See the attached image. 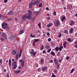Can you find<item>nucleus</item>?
<instances>
[{
  "label": "nucleus",
  "mask_w": 77,
  "mask_h": 77,
  "mask_svg": "<svg viewBox=\"0 0 77 77\" xmlns=\"http://www.w3.org/2000/svg\"><path fill=\"white\" fill-rule=\"evenodd\" d=\"M2 28L4 29H5L6 30H9V26L7 23L5 22H4L2 24Z\"/></svg>",
  "instance_id": "obj_1"
},
{
  "label": "nucleus",
  "mask_w": 77,
  "mask_h": 77,
  "mask_svg": "<svg viewBox=\"0 0 77 77\" xmlns=\"http://www.w3.org/2000/svg\"><path fill=\"white\" fill-rule=\"evenodd\" d=\"M19 62H20V63H21V66L20 65V66H18V69H21L22 68V66H24V61H23V60H20Z\"/></svg>",
  "instance_id": "obj_2"
},
{
  "label": "nucleus",
  "mask_w": 77,
  "mask_h": 77,
  "mask_svg": "<svg viewBox=\"0 0 77 77\" xmlns=\"http://www.w3.org/2000/svg\"><path fill=\"white\" fill-rule=\"evenodd\" d=\"M17 63L15 62H14L12 63V66H13V69H15L17 67V65L16 64Z\"/></svg>",
  "instance_id": "obj_3"
},
{
  "label": "nucleus",
  "mask_w": 77,
  "mask_h": 77,
  "mask_svg": "<svg viewBox=\"0 0 77 77\" xmlns=\"http://www.w3.org/2000/svg\"><path fill=\"white\" fill-rule=\"evenodd\" d=\"M75 24V22H74V21L72 20L70 21L69 22V25L70 26H73Z\"/></svg>",
  "instance_id": "obj_4"
},
{
  "label": "nucleus",
  "mask_w": 77,
  "mask_h": 77,
  "mask_svg": "<svg viewBox=\"0 0 77 77\" xmlns=\"http://www.w3.org/2000/svg\"><path fill=\"white\" fill-rule=\"evenodd\" d=\"M1 35L4 38H7V37H6V34L5 33L3 32H1Z\"/></svg>",
  "instance_id": "obj_5"
},
{
  "label": "nucleus",
  "mask_w": 77,
  "mask_h": 77,
  "mask_svg": "<svg viewBox=\"0 0 77 77\" xmlns=\"http://www.w3.org/2000/svg\"><path fill=\"white\" fill-rule=\"evenodd\" d=\"M28 12L29 13H26V15H30V16H32V11L29 10H28Z\"/></svg>",
  "instance_id": "obj_6"
},
{
  "label": "nucleus",
  "mask_w": 77,
  "mask_h": 77,
  "mask_svg": "<svg viewBox=\"0 0 77 77\" xmlns=\"http://www.w3.org/2000/svg\"><path fill=\"white\" fill-rule=\"evenodd\" d=\"M42 70L43 71H47V70H48V67H47V66L43 67L42 68Z\"/></svg>",
  "instance_id": "obj_7"
},
{
  "label": "nucleus",
  "mask_w": 77,
  "mask_h": 77,
  "mask_svg": "<svg viewBox=\"0 0 77 77\" xmlns=\"http://www.w3.org/2000/svg\"><path fill=\"white\" fill-rule=\"evenodd\" d=\"M27 15H24L22 17V19L23 20H24V21H25V20H27Z\"/></svg>",
  "instance_id": "obj_8"
},
{
  "label": "nucleus",
  "mask_w": 77,
  "mask_h": 77,
  "mask_svg": "<svg viewBox=\"0 0 77 77\" xmlns=\"http://www.w3.org/2000/svg\"><path fill=\"white\" fill-rule=\"evenodd\" d=\"M60 24V22L59 21V20H56V23H55V25L56 26H58Z\"/></svg>",
  "instance_id": "obj_9"
},
{
  "label": "nucleus",
  "mask_w": 77,
  "mask_h": 77,
  "mask_svg": "<svg viewBox=\"0 0 77 77\" xmlns=\"http://www.w3.org/2000/svg\"><path fill=\"white\" fill-rule=\"evenodd\" d=\"M33 2H31L29 4V7L30 9H31L32 8V5H33Z\"/></svg>",
  "instance_id": "obj_10"
},
{
  "label": "nucleus",
  "mask_w": 77,
  "mask_h": 77,
  "mask_svg": "<svg viewBox=\"0 0 77 77\" xmlns=\"http://www.w3.org/2000/svg\"><path fill=\"white\" fill-rule=\"evenodd\" d=\"M38 3H39V1H35L33 2V4L35 5H37Z\"/></svg>",
  "instance_id": "obj_11"
},
{
  "label": "nucleus",
  "mask_w": 77,
  "mask_h": 77,
  "mask_svg": "<svg viewBox=\"0 0 77 77\" xmlns=\"http://www.w3.org/2000/svg\"><path fill=\"white\" fill-rule=\"evenodd\" d=\"M65 20H66V17H65V16H63L61 18V21L62 22L64 21Z\"/></svg>",
  "instance_id": "obj_12"
},
{
  "label": "nucleus",
  "mask_w": 77,
  "mask_h": 77,
  "mask_svg": "<svg viewBox=\"0 0 77 77\" xmlns=\"http://www.w3.org/2000/svg\"><path fill=\"white\" fill-rule=\"evenodd\" d=\"M44 62V60L42 59L41 58L40 60V63L41 64H42V63H43Z\"/></svg>",
  "instance_id": "obj_13"
},
{
  "label": "nucleus",
  "mask_w": 77,
  "mask_h": 77,
  "mask_svg": "<svg viewBox=\"0 0 77 77\" xmlns=\"http://www.w3.org/2000/svg\"><path fill=\"white\" fill-rule=\"evenodd\" d=\"M27 19L28 20H31L32 18V17L30 15H28L26 16Z\"/></svg>",
  "instance_id": "obj_14"
},
{
  "label": "nucleus",
  "mask_w": 77,
  "mask_h": 77,
  "mask_svg": "<svg viewBox=\"0 0 77 77\" xmlns=\"http://www.w3.org/2000/svg\"><path fill=\"white\" fill-rule=\"evenodd\" d=\"M47 27H50L52 26V23H50L47 26Z\"/></svg>",
  "instance_id": "obj_15"
},
{
  "label": "nucleus",
  "mask_w": 77,
  "mask_h": 77,
  "mask_svg": "<svg viewBox=\"0 0 77 77\" xmlns=\"http://www.w3.org/2000/svg\"><path fill=\"white\" fill-rule=\"evenodd\" d=\"M30 54H32L33 56H35L36 55V53L35 52H29Z\"/></svg>",
  "instance_id": "obj_16"
},
{
  "label": "nucleus",
  "mask_w": 77,
  "mask_h": 77,
  "mask_svg": "<svg viewBox=\"0 0 77 77\" xmlns=\"http://www.w3.org/2000/svg\"><path fill=\"white\" fill-rule=\"evenodd\" d=\"M16 53V51H15V50H13L11 52V54H13V55H15Z\"/></svg>",
  "instance_id": "obj_17"
},
{
  "label": "nucleus",
  "mask_w": 77,
  "mask_h": 77,
  "mask_svg": "<svg viewBox=\"0 0 77 77\" xmlns=\"http://www.w3.org/2000/svg\"><path fill=\"white\" fill-rule=\"evenodd\" d=\"M14 12L12 11H10L8 13V15H12L14 14Z\"/></svg>",
  "instance_id": "obj_18"
},
{
  "label": "nucleus",
  "mask_w": 77,
  "mask_h": 77,
  "mask_svg": "<svg viewBox=\"0 0 77 77\" xmlns=\"http://www.w3.org/2000/svg\"><path fill=\"white\" fill-rule=\"evenodd\" d=\"M73 30H74V29L72 28L69 31V33H72L73 32Z\"/></svg>",
  "instance_id": "obj_19"
},
{
  "label": "nucleus",
  "mask_w": 77,
  "mask_h": 77,
  "mask_svg": "<svg viewBox=\"0 0 77 77\" xmlns=\"http://www.w3.org/2000/svg\"><path fill=\"white\" fill-rule=\"evenodd\" d=\"M67 44V42L66 41H65V42H64L63 43V47H64V48H65L66 47V45Z\"/></svg>",
  "instance_id": "obj_20"
},
{
  "label": "nucleus",
  "mask_w": 77,
  "mask_h": 77,
  "mask_svg": "<svg viewBox=\"0 0 77 77\" xmlns=\"http://www.w3.org/2000/svg\"><path fill=\"white\" fill-rule=\"evenodd\" d=\"M39 12L38 11H34V14H35V15H38V14H39Z\"/></svg>",
  "instance_id": "obj_21"
},
{
  "label": "nucleus",
  "mask_w": 77,
  "mask_h": 77,
  "mask_svg": "<svg viewBox=\"0 0 77 77\" xmlns=\"http://www.w3.org/2000/svg\"><path fill=\"white\" fill-rule=\"evenodd\" d=\"M0 20H4V19H5V17L3 16H2L0 17Z\"/></svg>",
  "instance_id": "obj_22"
},
{
  "label": "nucleus",
  "mask_w": 77,
  "mask_h": 77,
  "mask_svg": "<svg viewBox=\"0 0 77 77\" xmlns=\"http://www.w3.org/2000/svg\"><path fill=\"white\" fill-rule=\"evenodd\" d=\"M24 30H22L21 31H20V32H19V34H20V35H21V34H22L23 33H24Z\"/></svg>",
  "instance_id": "obj_23"
},
{
  "label": "nucleus",
  "mask_w": 77,
  "mask_h": 77,
  "mask_svg": "<svg viewBox=\"0 0 77 77\" xmlns=\"http://www.w3.org/2000/svg\"><path fill=\"white\" fill-rule=\"evenodd\" d=\"M9 66H11V59H10L9 61Z\"/></svg>",
  "instance_id": "obj_24"
},
{
  "label": "nucleus",
  "mask_w": 77,
  "mask_h": 77,
  "mask_svg": "<svg viewBox=\"0 0 77 77\" xmlns=\"http://www.w3.org/2000/svg\"><path fill=\"white\" fill-rule=\"evenodd\" d=\"M21 54H22V50H21L19 55V57H21Z\"/></svg>",
  "instance_id": "obj_25"
},
{
  "label": "nucleus",
  "mask_w": 77,
  "mask_h": 77,
  "mask_svg": "<svg viewBox=\"0 0 77 77\" xmlns=\"http://www.w3.org/2000/svg\"><path fill=\"white\" fill-rule=\"evenodd\" d=\"M14 38H15V36H11L10 37V38L11 39H14Z\"/></svg>",
  "instance_id": "obj_26"
},
{
  "label": "nucleus",
  "mask_w": 77,
  "mask_h": 77,
  "mask_svg": "<svg viewBox=\"0 0 77 77\" xmlns=\"http://www.w3.org/2000/svg\"><path fill=\"white\" fill-rule=\"evenodd\" d=\"M15 57L17 60H18V54H17L16 55Z\"/></svg>",
  "instance_id": "obj_27"
},
{
  "label": "nucleus",
  "mask_w": 77,
  "mask_h": 77,
  "mask_svg": "<svg viewBox=\"0 0 77 77\" xmlns=\"http://www.w3.org/2000/svg\"><path fill=\"white\" fill-rule=\"evenodd\" d=\"M51 77H57L54 74V73H52V75L51 76Z\"/></svg>",
  "instance_id": "obj_28"
},
{
  "label": "nucleus",
  "mask_w": 77,
  "mask_h": 77,
  "mask_svg": "<svg viewBox=\"0 0 77 77\" xmlns=\"http://www.w3.org/2000/svg\"><path fill=\"white\" fill-rule=\"evenodd\" d=\"M45 48L46 49H49V48H50V46L48 45H47V46H45Z\"/></svg>",
  "instance_id": "obj_29"
},
{
  "label": "nucleus",
  "mask_w": 77,
  "mask_h": 77,
  "mask_svg": "<svg viewBox=\"0 0 77 77\" xmlns=\"http://www.w3.org/2000/svg\"><path fill=\"white\" fill-rule=\"evenodd\" d=\"M51 55H52V56H54V55H55V53H54V52L53 51H52L51 52Z\"/></svg>",
  "instance_id": "obj_30"
},
{
  "label": "nucleus",
  "mask_w": 77,
  "mask_h": 77,
  "mask_svg": "<svg viewBox=\"0 0 77 77\" xmlns=\"http://www.w3.org/2000/svg\"><path fill=\"white\" fill-rule=\"evenodd\" d=\"M54 62H59V61H58V60H57L56 59H54Z\"/></svg>",
  "instance_id": "obj_31"
},
{
  "label": "nucleus",
  "mask_w": 77,
  "mask_h": 77,
  "mask_svg": "<svg viewBox=\"0 0 77 77\" xmlns=\"http://www.w3.org/2000/svg\"><path fill=\"white\" fill-rule=\"evenodd\" d=\"M67 41L69 42H71V38H69L67 39Z\"/></svg>",
  "instance_id": "obj_32"
},
{
  "label": "nucleus",
  "mask_w": 77,
  "mask_h": 77,
  "mask_svg": "<svg viewBox=\"0 0 77 77\" xmlns=\"http://www.w3.org/2000/svg\"><path fill=\"white\" fill-rule=\"evenodd\" d=\"M31 20H32V21H34L35 20V17H33L32 18Z\"/></svg>",
  "instance_id": "obj_33"
},
{
  "label": "nucleus",
  "mask_w": 77,
  "mask_h": 77,
  "mask_svg": "<svg viewBox=\"0 0 77 77\" xmlns=\"http://www.w3.org/2000/svg\"><path fill=\"white\" fill-rule=\"evenodd\" d=\"M56 66L55 67V68H56V69H58V68H59V64H57Z\"/></svg>",
  "instance_id": "obj_34"
},
{
  "label": "nucleus",
  "mask_w": 77,
  "mask_h": 77,
  "mask_svg": "<svg viewBox=\"0 0 77 77\" xmlns=\"http://www.w3.org/2000/svg\"><path fill=\"white\" fill-rule=\"evenodd\" d=\"M59 47H56V48H55V50H56V51H58V50H59Z\"/></svg>",
  "instance_id": "obj_35"
},
{
  "label": "nucleus",
  "mask_w": 77,
  "mask_h": 77,
  "mask_svg": "<svg viewBox=\"0 0 77 77\" xmlns=\"http://www.w3.org/2000/svg\"><path fill=\"white\" fill-rule=\"evenodd\" d=\"M39 41V40L38 39H35L34 40V42H38V41Z\"/></svg>",
  "instance_id": "obj_36"
},
{
  "label": "nucleus",
  "mask_w": 77,
  "mask_h": 77,
  "mask_svg": "<svg viewBox=\"0 0 77 77\" xmlns=\"http://www.w3.org/2000/svg\"><path fill=\"white\" fill-rule=\"evenodd\" d=\"M44 48V45H42L41 47V48L40 49V50H43Z\"/></svg>",
  "instance_id": "obj_37"
},
{
  "label": "nucleus",
  "mask_w": 77,
  "mask_h": 77,
  "mask_svg": "<svg viewBox=\"0 0 77 77\" xmlns=\"http://www.w3.org/2000/svg\"><path fill=\"white\" fill-rule=\"evenodd\" d=\"M20 70L17 71H16V74H18V73H20Z\"/></svg>",
  "instance_id": "obj_38"
},
{
  "label": "nucleus",
  "mask_w": 77,
  "mask_h": 77,
  "mask_svg": "<svg viewBox=\"0 0 77 77\" xmlns=\"http://www.w3.org/2000/svg\"><path fill=\"white\" fill-rule=\"evenodd\" d=\"M54 72H55V74H56L57 72V69H55L54 70Z\"/></svg>",
  "instance_id": "obj_39"
},
{
  "label": "nucleus",
  "mask_w": 77,
  "mask_h": 77,
  "mask_svg": "<svg viewBox=\"0 0 77 77\" xmlns=\"http://www.w3.org/2000/svg\"><path fill=\"white\" fill-rule=\"evenodd\" d=\"M30 36L31 38H35V35H32V34H31Z\"/></svg>",
  "instance_id": "obj_40"
},
{
  "label": "nucleus",
  "mask_w": 77,
  "mask_h": 77,
  "mask_svg": "<svg viewBox=\"0 0 77 77\" xmlns=\"http://www.w3.org/2000/svg\"><path fill=\"white\" fill-rule=\"evenodd\" d=\"M3 63V60L2 59H0V64H2Z\"/></svg>",
  "instance_id": "obj_41"
},
{
  "label": "nucleus",
  "mask_w": 77,
  "mask_h": 77,
  "mask_svg": "<svg viewBox=\"0 0 77 77\" xmlns=\"http://www.w3.org/2000/svg\"><path fill=\"white\" fill-rule=\"evenodd\" d=\"M64 32L65 33H66V34H67V33H68V30H66L64 31Z\"/></svg>",
  "instance_id": "obj_42"
},
{
  "label": "nucleus",
  "mask_w": 77,
  "mask_h": 77,
  "mask_svg": "<svg viewBox=\"0 0 77 77\" xmlns=\"http://www.w3.org/2000/svg\"><path fill=\"white\" fill-rule=\"evenodd\" d=\"M6 77H9V73H7V74L6 75Z\"/></svg>",
  "instance_id": "obj_43"
},
{
  "label": "nucleus",
  "mask_w": 77,
  "mask_h": 77,
  "mask_svg": "<svg viewBox=\"0 0 77 77\" xmlns=\"http://www.w3.org/2000/svg\"><path fill=\"white\" fill-rule=\"evenodd\" d=\"M74 71V69H72V70L70 72V73H72Z\"/></svg>",
  "instance_id": "obj_44"
},
{
  "label": "nucleus",
  "mask_w": 77,
  "mask_h": 77,
  "mask_svg": "<svg viewBox=\"0 0 77 77\" xmlns=\"http://www.w3.org/2000/svg\"><path fill=\"white\" fill-rule=\"evenodd\" d=\"M58 62H54L55 65L56 66L57 65H59L58 63Z\"/></svg>",
  "instance_id": "obj_45"
},
{
  "label": "nucleus",
  "mask_w": 77,
  "mask_h": 77,
  "mask_svg": "<svg viewBox=\"0 0 77 77\" xmlns=\"http://www.w3.org/2000/svg\"><path fill=\"white\" fill-rule=\"evenodd\" d=\"M8 21H12V18H8Z\"/></svg>",
  "instance_id": "obj_46"
},
{
  "label": "nucleus",
  "mask_w": 77,
  "mask_h": 77,
  "mask_svg": "<svg viewBox=\"0 0 77 77\" xmlns=\"http://www.w3.org/2000/svg\"><path fill=\"white\" fill-rule=\"evenodd\" d=\"M51 50V48L49 49V50L47 51L48 53H50Z\"/></svg>",
  "instance_id": "obj_47"
},
{
  "label": "nucleus",
  "mask_w": 77,
  "mask_h": 77,
  "mask_svg": "<svg viewBox=\"0 0 77 77\" xmlns=\"http://www.w3.org/2000/svg\"><path fill=\"white\" fill-rule=\"evenodd\" d=\"M39 8H41V7H42V3H40L39 5Z\"/></svg>",
  "instance_id": "obj_48"
},
{
  "label": "nucleus",
  "mask_w": 77,
  "mask_h": 77,
  "mask_svg": "<svg viewBox=\"0 0 77 77\" xmlns=\"http://www.w3.org/2000/svg\"><path fill=\"white\" fill-rule=\"evenodd\" d=\"M38 27L40 28L41 27V23H39L38 24Z\"/></svg>",
  "instance_id": "obj_49"
},
{
  "label": "nucleus",
  "mask_w": 77,
  "mask_h": 77,
  "mask_svg": "<svg viewBox=\"0 0 77 77\" xmlns=\"http://www.w3.org/2000/svg\"><path fill=\"white\" fill-rule=\"evenodd\" d=\"M51 38H48V42H50V41H51Z\"/></svg>",
  "instance_id": "obj_50"
},
{
  "label": "nucleus",
  "mask_w": 77,
  "mask_h": 77,
  "mask_svg": "<svg viewBox=\"0 0 77 77\" xmlns=\"http://www.w3.org/2000/svg\"><path fill=\"white\" fill-rule=\"evenodd\" d=\"M41 68H39V69H38V72H40L41 71Z\"/></svg>",
  "instance_id": "obj_51"
},
{
  "label": "nucleus",
  "mask_w": 77,
  "mask_h": 77,
  "mask_svg": "<svg viewBox=\"0 0 77 77\" xmlns=\"http://www.w3.org/2000/svg\"><path fill=\"white\" fill-rule=\"evenodd\" d=\"M54 16H56V12L55 11L54 12Z\"/></svg>",
  "instance_id": "obj_52"
},
{
  "label": "nucleus",
  "mask_w": 77,
  "mask_h": 77,
  "mask_svg": "<svg viewBox=\"0 0 77 77\" xmlns=\"http://www.w3.org/2000/svg\"><path fill=\"white\" fill-rule=\"evenodd\" d=\"M50 19H51V17H47V19L48 20H50Z\"/></svg>",
  "instance_id": "obj_53"
},
{
  "label": "nucleus",
  "mask_w": 77,
  "mask_h": 77,
  "mask_svg": "<svg viewBox=\"0 0 77 77\" xmlns=\"http://www.w3.org/2000/svg\"><path fill=\"white\" fill-rule=\"evenodd\" d=\"M61 36L62 35L61 34H60L59 35H58V37H59V38H61Z\"/></svg>",
  "instance_id": "obj_54"
},
{
  "label": "nucleus",
  "mask_w": 77,
  "mask_h": 77,
  "mask_svg": "<svg viewBox=\"0 0 77 77\" xmlns=\"http://www.w3.org/2000/svg\"><path fill=\"white\" fill-rule=\"evenodd\" d=\"M70 57H66V60H68V59Z\"/></svg>",
  "instance_id": "obj_55"
},
{
  "label": "nucleus",
  "mask_w": 77,
  "mask_h": 77,
  "mask_svg": "<svg viewBox=\"0 0 77 77\" xmlns=\"http://www.w3.org/2000/svg\"><path fill=\"white\" fill-rule=\"evenodd\" d=\"M46 10L47 11H49V8H48L46 7Z\"/></svg>",
  "instance_id": "obj_56"
},
{
  "label": "nucleus",
  "mask_w": 77,
  "mask_h": 77,
  "mask_svg": "<svg viewBox=\"0 0 77 77\" xmlns=\"http://www.w3.org/2000/svg\"><path fill=\"white\" fill-rule=\"evenodd\" d=\"M47 36H50V34L49 32H47Z\"/></svg>",
  "instance_id": "obj_57"
},
{
  "label": "nucleus",
  "mask_w": 77,
  "mask_h": 77,
  "mask_svg": "<svg viewBox=\"0 0 77 77\" xmlns=\"http://www.w3.org/2000/svg\"><path fill=\"white\" fill-rule=\"evenodd\" d=\"M4 3H7L8 2V0H4Z\"/></svg>",
  "instance_id": "obj_58"
},
{
  "label": "nucleus",
  "mask_w": 77,
  "mask_h": 77,
  "mask_svg": "<svg viewBox=\"0 0 77 77\" xmlns=\"http://www.w3.org/2000/svg\"><path fill=\"white\" fill-rule=\"evenodd\" d=\"M35 42H33V44L32 45L33 46H35Z\"/></svg>",
  "instance_id": "obj_59"
},
{
  "label": "nucleus",
  "mask_w": 77,
  "mask_h": 77,
  "mask_svg": "<svg viewBox=\"0 0 77 77\" xmlns=\"http://www.w3.org/2000/svg\"><path fill=\"white\" fill-rule=\"evenodd\" d=\"M59 51H61L62 49L61 48H59Z\"/></svg>",
  "instance_id": "obj_60"
},
{
  "label": "nucleus",
  "mask_w": 77,
  "mask_h": 77,
  "mask_svg": "<svg viewBox=\"0 0 77 77\" xmlns=\"http://www.w3.org/2000/svg\"><path fill=\"white\" fill-rule=\"evenodd\" d=\"M50 62L51 63H53V61L52 60H50Z\"/></svg>",
  "instance_id": "obj_61"
},
{
  "label": "nucleus",
  "mask_w": 77,
  "mask_h": 77,
  "mask_svg": "<svg viewBox=\"0 0 77 77\" xmlns=\"http://www.w3.org/2000/svg\"><path fill=\"white\" fill-rule=\"evenodd\" d=\"M43 53H46V52L44 50L42 52Z\"/></svg>",
  "instance_id": "obj_62"
},
{
  "label": "nucleus",
  "mask_w": 77,
  "mask_h": 77,
  "mask_svg": "<svg viewBox=\"0 0 77 77\" xmlns=\"http://www.w3.org/2000/svg\"><path fill=\"white\" fill-rule=\"evenodd\" d=\"M75 36H77V32H76L75 34Z\"/></svg>",
  "instance_id": "obj_63"
},
{
  "label": "nucleus",
  "mask_w": 77,
  "mask_h": 77,
  "mask_svg": "<svg viewBox=\"0 0 77 77\" xmlns=\"http://www.w3.org/2000/svg\"><path fill=\"white\" fill-rule=\"evenodd\" d=\"M75 48H77V45H75Z\"/></svg>",
  "instance_id": "obj_64"
}]
</instances>
